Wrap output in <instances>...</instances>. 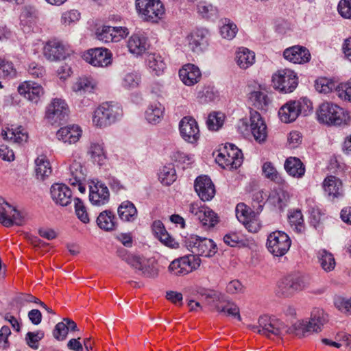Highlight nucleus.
Wrapping results in <instances>:
<instances>
[{"instance_id": "nucleus-27", "label": "nucleus", "mask_w": 351, "mask_h": 351, "mask_svg": "<svg viewBox=\"0 0 351 351\" xmlns=\"http://www.w3.org/2000/svg\"><path fill=\"white\" fill-rule=\"evenodd\" d=\"M18 92L21 96L34 103H37L44 93L40 84L30 81L21 84L18 87Z\"/></svg>"}, {"instance_id": "nucleus-26", "label": "nucleus", "mask_w": 351, "mask_h": 351, "mask_svg": "<svg viewBox=\"0 0 351 351\" xmlns=\"http://www.w3.org/2000/svg\"><path fill=\"white\" fill-rule=\"evenodd\" d=\"M284 58L294 64H304L311 59L309 51L304 47L295 45L286 49L283 53Z\"/></svg>"}, {"instance_id": "nucleus-10", "label": "nucleus", "mask_w": 351, "mask_h": 351, "mask_svg": "<svg viewBox=\"0 0 351 351\" xmlns=\"http://www.w3.org/2000/svg\"><path fill=\"white\" fill-rule=\"evenodd\" d=\"M136 8L141 17L147 21L158 22L165 14L160 0H136Z\"/></svg>"}, {"instance_id": "nucleus-52", "label": "nucleus", "mask_w": 351, "mask_h": 351, "mask_svg": "<svg viewBox=\"0 0 351 351\" xmlns=\"http://www.w3.org/2000/svg\"><path fill=\"white\" fill-rule=\"evenodd\" d=\"M218 97L217 92L213 87H204L198 93L197 98L201 104L213 101Z\"/></svg>"}, {"instance_id": "nucleus-23", "label": "nucleus", "mask_w": 351, "mask_h": 351, "mask_svg": "<svg viewBox=\"0 0 351 351\" xmlns=\"http://www.w3.org/2000/svg\"><path fill=\"white\" fill-rule=\"evenodd\" d=\"M89 199L95 206H100L106 204L110 199V192L108 187L101 182H93V184L90 186Z\"/></svg>"}, {"instance_id": "nucleus-37", "label": "nucleus", "mask_w": 351, "mask_h": 351, "mask_svg": "<svg viewBox=\"0 0 351 351\" xmlns=\"http://www.w3.org/2000/svg\"><path fill=\"white\" fill-rule=\"evenodd\" d=\"M120 219L124 221L132 222L138 215L137 209L134 204L128 200L123 202L117 210Z\"/></svg>"}, {"instance_id": "nucleus-18", "label": "nucleus", "mask_w": 351, "mask_h": 351, "mask_svg": "<svg viewBox=\"0 0 351 351\" xmlns=\"http://www.w3.org/2000/svg\"><path fill=\"white\" fill-rule=\"evenodd\" d=\"M69 112V108L65 100L55 98L48 106L46 117L53 123L60 122L65 119Z\"/></svg>"}, {"instance_id": "nucleus-24", "label": "nucleus", "mask_w": 351, "mask_h": 351, "mask_svg": "<svg viewBox=\"0 0 351 351\" xmlns=\"http://www.w3.org/2000/svg\"><path fill=\"white\" fill-rule=\"evenodd\" d=\"M51 197L53 202L61 206H66L71 203L72 192L64 184H53L50 189Z\"/></svg>"}, {"instance_id": "nucleus-2", "label": "nucleus", "mask_w": 351, "mask_h": 351, "mask_svg": "<svg viewBox=\"0 0 351 351\" xmlns=\"http://www.w3.org/2000/svg\"><path fill=\"white\" fill-rule=\"evenodd\" d=\"M319 123L328 125H340L347 124L350 121L348 113L340 106L330 102H324L316 111Z\"/></svg>"}, {"instance_id": "nucleus-9", "label": "nucleus", "mask_w": 351, "mask_h": 351, "mask_svg": "<svg viewBox=\"0 0 351 351\" xmlns=\"http://www.w3.org/2000/svg\"><path fill=\"white\" fill-rule=\"evenodd\" d=\"M241 149L232 143H227L216 156V162L223 169H236L243 162Z\"/></svg>"}, {"instance_id": "nucleus-61", "label": "nucleus", "mask_w": 351, "mask_h": 351, "mask_svg": "<svg viewBox=\"0 0 351 351\" xmlns=\"http://www.w3.org/2000/svg\"><path fill=\"white\" fill-rule=\"evenodd\" d=\"M334 304L341 313L351 314V298L346 299L341 296H336L334 299Z\"/></svg>"}, {"instance_id": "nucleus-25", "label": "nucleus", "mask_w": 351, "mask_h": 351, "mask_svg": "<svg viewBox=\"0 0 351 351\" xmlns=\"http://www.w3.org/2000/svg\"><path fill=\"white\" fill-rule=\"evenodd\" d=\"M127 47L129 51L136 56H142L149 47L148 38L141 33L132 34L128 39Z\"/></svg>"}, {"instance_id": "nucleus-13", "label": "nucleus", "mask_w": 351, "mask_h": 351, "mask_svg": "<svg viewBox=\"0 0 351 351\" xmlns=\"http://www.w3.org/2000/svg\"><path fill=\"white\" fill-rule=\"evenodd\" d=\"M272 82L275 89L284 93L293 92L298 84L296 73L290 69L278 71L272 76Z\"/></svg>"}, {"instance_id": "nucleus-22", "label": "nucleus", "mask_w": 351, "mask_h": 351, "mask_svg": "<svg viewBox=\"0 0 351 351\" xmlns=\"http://www.w3.org/2000/svg\"><path fill=\"white\" fill-rule=\"evenodd\" d=\"M194 188L198 196L203 201H209L215 195V185L207 176L197 177L195 181Z\"/></svg>"}, {"instance_id": "nucleus-59", "label": "nucleus", "mask_w": 351, "mask_h": 351, "mask_svg": "<svg viewBox=\"0 0 351 351\" xmlns=\"http://www.w3.org/2000/svg\"><path fill=\"white\" fill-rule=\"evenodd\" d=\"M114 29L111 26H103L101 29H98L96 33L98 40L104 43H114Z\"/></svg>"}, {"instance_id": "nucleus-16", "label": "nucleus", "mask_w": 351, "mask_h": 351, "mask_svg": "<svg viewBox=\"0 0 351 351\" xmlns=\"http://www.w3.org/2000/svg\"><path fill=\"white\" fill-rule=\"evenodd\" d=\"M0 223L5 227H10L14 224L21 226L23 223V218L21 213L1 197H0Z\"/></svg>"}, {"instance_id": "nucleus-46", "label": "nucleus", "mask_w": 351, "mask_h": 351, "mask_svg": "<svg viewBox=\"0 0 351 351\" xmlns=\"http://www.w3.org/2000/svg\"><path fill=\"white\" fill-rule=\"evenodd\" d=\"M94 88V84L93 81L87 77H82L77 80V81L73 84L72 90L80 95L90 93Z\"/></svg>"}, {"instance_id": "nucleus-44", "label": "nucleus", "mask_w": 351, "mask_h": 351, "mask_svg": "<svg viewBox=\"0 0 351 351\" xmlns=\"http://www.w3.org/2000/svg\"><path fill=\"white\" fill-rule=\"evenodd\" d=\"M216 310L219 313H222L226 315L231 316L237 319L239 321L241 320L239 308L232 302L228 301L220 302L216 306Z\"/></svg>"}, {"instance_id": "nucleus-21", "label": "nucleus", "mask_w": 351, "mask_h": 351, "mask_svg": "<svg viewBox=\"0 0 351 351\" xmlns=\"http://www.w3.org/2000/svg\"><path fill=\"white\" fill-rule=\"evenodd\" d=\"M250 128L256 141L264 142L267 136V128L261 114L256 111L250 112Z\"/></svg>"}, {"instance_id": "nucleus-42", "label": "nucleus", "mask_w": 351, "mask_h": 351, "mask_svg": "<svg viewBox=\"0 0 351 351\" xmlns=\"http://www.w3.org/2000/svg\"><path fill=\"white\" fill-rule=\"evenodd\" d=\"M164 110V107L159 102L152 103L145 111V118L149 123H158L162 118Z\"/></svg>"}, {"instance_id": "nucleus-35", "label": "nucleus", "mask_w": 351, "mask_h": 351, "mask_svg": "<svg viewBox=\"0 0 351 351\" xmlns=\"http://www.w3.org/2000/svg\"><path fill=\"white\" fill-rule=\"evenodd\" d=\"M235 60L242 69L251 66L255 62V53L245 47H240L236 52Z\"/></svg>"}, {"instance_id": "nucleus-31", "label": "nucleus", "mask_w": 351, "mask_h": 351, "mask_svg": "<svg viewBox=\"0 0 351 351\" xmlns=\"http://www.w3.org/2000/svg\"><path fill=\"white\" fill-rule=\"evenodd\" d=\"M285 169L287 173L296 178H301L305 173V166L301 160L296 157H289L286 159Z\"/></svg>"}, {"instance_id": "nucleus-60", "label": "nucleus", "mask_w": 351, "mask_h": 351, "mask_svg": "<svg viewBox=\"0 0 351 351\" xmlns=\"http://www.w3.org/2000/svg\"><path fill=\"white\" fill-rule=\"evenodd\" d=\"M237 31V25L233 23H230L229 20L228 21V23H224L220 28V33L223 38L228 40L234 38Z\"/></svg>"}, {"instance_id": "nucleus-15", "label": "nucleus", "mask_w": 351, "mask_h": 351, "mask_svg": "<svg viewBox=\"0 0 351 351\" xmlns=\"http://www.w3.org/2000/svg\"><path fill=\"white\" fill-rule=\"evenodd\" d=\"M189 212L206 228H213L219 222L217 215L208 207L193 203L190 204Z\"/></svg>"}, {"instance_id": "nucleus-14", "label": "nucleus", "mask_w": 351, "mask_h": 351, "mask_svg": "<svg viewBox=\"0 0 351 351\" xmlns=\"http://www.w3.org/2000/svg\"><path fill=\"white\" fill-rule=\"evenodd\" d=\"M71 53L69 45L56 38L49 40L43 48L44 56L50 61L64 60Z\"/></svg>"}, {"instance_id": "nucleus-62", "label": "nucleus", "mask_w": 351, "mask_h": 351, "mask_svg": "<svg viewBox=\"0 0 351 351\" xmlns=\"http://www.w3.org/2000/svg\"><path fill=\"white\" fill-rule=\"evenodd\" d=\"M80 18V13L75 10H71L62 14L61 22L65 25H70L77 22Z\"/></svg>"}, {"instance_id": "nucleus-38", "label": "nucleus", "mask_w": 351, "mask_h": 351, "mask_svg": "<svg viewBox=\"0 0 351 351\" xmlns=\"http://www.w3.org/2000/svg\"><path fill=\"white\" fill-rule=\"evenodd\" d=\"M36 176L38 179L44 180L45 178L49 177L52 171L51 167L49 160L45 156H38L36 160Z\"/></svg>"}, {"instance_id": "nucleus-63", "label": "nucleus", "mask_w": 351, "mask_h": 351, "mask_svg": "<svg viewBox=\"0 0 351 351\" xmlns=\"http://www.w3.org/2000/svg\"><path fill=\"white\" fill-rule=\"evenodd\" d=\"M67 335L68 328L66 326L63 320L55 326L53 330V336L58 341H63L66 339Z\"/></svg>"}, {"instance_id": "nucleus-3", "label": "nucleus", "mask_w": 351, "mask_h": 351, "mask_svg": "<svg viewBox=\"0 0 351 351\" xmlns=\"http://www.w3.org/2000/svg\"><path fill=\"white\" fill-rule=\"evenodd\" d=\"M311 283L309 276L294 273L283 277L278 283V293L285 298H290L295 294L308 289Z\"/></svg>"}, {"instance_id": "nucleus-51", "label": "nucleus", "mask_w": 351, "mask_h": 351, "mask_svg": "<svg viewBox=\"0 0 351 351\" xmlns=\"http://www.w3.org/2000/svg\"><path fill=\"white\" fill-rule=\"evenodd\" d=\"M141 76L138 73H130L125 75L123 79L122 85L127 89H134L140 85Z\"/></svg>"}, {"instance_id": "nucleus-47", "label": "nucleus", "mask_w": 351, "mask_h": 351, "mask_svg": "<svg viewBox=\"0 0 351 351\" xmlns=\"http://www.w3.org/2000/svg\"><path fill=\"white\" fill-rule=\"evenodd\" d=\"M225 115L222 112H213L209 114L206 124L210 130L217 131L223 125Z\"/></svg>"}, {"instance_id": "nucleus-40", "label": "nucleus", "mask_w": 351, "mask_h": 351, "mask_svg": "<svg viewBox=\"0 0 351 351\" xmlns=\"http://www.w3.org/2000/svg\"><path fill=\"white\" fill-rule=\"evenodd\" d=\"M146 61L149 69L156 75H160L165 69L163 58L158 53L148 54Z\"/></svg>"}, {"instance_id": "nucleus-34", "label": "nucleus", "mask_w": 351, "mask_h": 351, "mask_svg": "<svg viewBox=\"0 0 351 351\" xmlns=\"http://www.w3.org/2000/svg\"><path fill=\"white\" fill-rule=\"evenodd\" d=\"M1 134L4 138L17 144L26 143L28 139L27 132L21 126L8 128L6 130H3Z\"/></svg>"}, {"instance_id": "nucleus-1", "label": "nucleus", "mask_w": 351, "mask_h": 351, "mask_svg": "<svg viewBox=\"0 0 351 351\" xmlns=\"http://www.w3.org/2000/svg\"><path fill=\"white\" fill-rule=\"evenodd\" d=\"M123 115L121 106L113 101L101 104L93 112L92 122L94 126L104 128L114 123Z\"/></svg>"}, {"instance_id": "nucleus-48", "label": "nucleus", "mask_w": 351, "mask_h": 351, "mask_svg": "<svg viewBox=\"0 0 351 351\" xmlns=\"http://www.w3.org/2000/svg\"><path fill=\"white\" fill-rule=\"evenodd\" d=\"M93 160L99 165H101L106 157L102 145L99 143H91L88 149Z\"/></svg>"}, {"instance_id": "nucleus-53", "label": "nucleus", "mask_w": 351, "mask_h": 351, "mask_svg": "<svg viewBox=\"0 0 351 351\" xmlns=\"http://www.w3.org/2000/svg\"><path fill=\"white\" fill-rule=\"evenodd\" d=\"M250 99L253 103L254 107L258 109H263L268 104L267 96L263 92L256 90L250 94Z\"/></svg>"}, {"instance_id": "nucleus-8", "label": "nucleus", "mask_w": 351, "mask_h": 351, "mask_svg": "<svg viewBox=\"0 0 351 351\" xmlns=\"http://www.w3.org/2000/svg\"><path fill=\"white\" fill-rule=\"evenodd\" d=\"M184 241L186 247L195 256L212 257L217 252L215 243L212 239L206 237L190 234L184 237Z\"/></svg>"}, {"instance_id": "nucleus-32", "label": "nucleus", "mask_w": 351, "mask_h": 351, "mask_svg": "<svg viewBox=\"0 0 351 351\" xmlns=\"http://www.w3.org/2000/svg\"><path fill=\"white\" fill-rule=\"evenodd\" d=\"M321 343L337 349L343 347L346 349L351 350V335L341 332L337 334L335 341L323 338L321 339Z\"/></svg>"}, {"instance_id": "nucleus-7", "label": "nucleus", "mask_w": 351, "mask_h": 351, "mask_svg": "<svg viewBox=\"0 0 351 351\" xmlns=\"http://www.w3.org/2000/svg\"><path fill=\"white\" fill-rule=\"evenodd\" d=\"M118 256L132 267L136 270V273L147 278H155L158 274L156 264L154 260L141 257L129 253L126 250L118 251Z\"/></svg>"}, {"instance_id": "nucleus-20", "label": "nucleus", "mask_w": 351, "mask_h": 351, "mask_svg": "<svg viewBox=\"0 0 351 351\" xmlns=\"http://www.w3.org/2000/svg\"><path fill=\"white\" fill-rule=\"evenodd\" d=\"M182 137L189 143L196 142L199 137V130L195 119L191 117H184L179 124Z\"/></svg>"}, {"instance_id": "nucleus-30", "label": "nucleus", "mask_w": 351, "mask_h": 351, "mask_svg": "<svg viewBox=\"0 0 351 351\" xmlns=\"http://www.w3.org/2000/svg\"><path fill=\"white\" fill-rule=\"evenodd\" d=\"M82 130L78 125H72L61 128L57 132V137L64 143H75L81 136Z\"/></svg>"}, {"instance_id": "nucleus-19", "label": "nucleus", "mask_w": 351, "mask_h": 351, "mask_svg": "<svg viewBox=\"0 0 351 351\" xmlns=\"http://www.w3.org/2000/svg\"><path fill=\"white\" fill-rule=\"evenodd\" d=\"M86 62L94 66H106L111 63L112 54L106 49H91L84 53L83 56Z\"/></svg>"}, {"instance_id": "nucleus-45", "label": "nucleus", "mask_w": 351, "mask_h": 351, "mask_svg": "<svg viewBox=\"0 0 351 351\" xmlns=\"http://www.w3.org/2000/svg\"><path fill=\"white\" fill-rule=\"evenodd\" d=\"M20 21V24L22 26L23 32H29L31 27L36 22L35 12L31 8H25L21 13Z\"/></svg>"}, {"instance_id": "nucleus-43", "label": "nucleus", "mask_w": 351, "mask_h": 351, "mask_svg": "<svg viewBox=\"0 0 351 351\" xmlns=\"http://www.w3.org/2000/svg\"><path fill=\"white\" fill-rule=\"evenodd\" d=\"M317 258L321 267L326 272L332 271L336 265L333 255L326 250H320L317 252Z\"/></svg>"}, {"instance_id": "nucleus-17", "label": "nucleus", "mask_w": 351, "mask_h": 351, "mask_svg": "<svg viewBox=\"0 0 351 351\" xmlns=\"http://www.w3.org/2000/svg\"><path fill=\"white\" fill-rule=\"evenodd\" d=\"M322 186L325 196L331 200L342 198L344 196V189L342 180L335 176H326Z\"/></svg>"}, {"instance_id": "nucleus-28", "label": "nucleus", "mask_w": 351, "mask_h": 351, "mask_svg": "<svg viewBox=\"0 0 351 351\" xmlns=\"http://www.w3.org/2000/svg\"><path fill=\"white\" fill-rule=\"evenodd\" d=\"M179 76L185 85L193 86L200 80L202 73L195 64H186L180 69Z\"/></svg>"}, {"instance_id": "nucleus-55", "label": "nucleus", "mask_w": 351, "mask_h": 351, "mask_svg": "<svg viewBox=\"0 0 351 351\" xmlns=\"http://www.w3.org/2000/svg\"><path fill=\"white\" fill-rule=\"evenodd\" d=\"M75 211L77 218L84 223L89 222V217L86 208L80 198L74 199Z\"/></svg>"}, {"instance_id": "nucleus-56", "label": "nucleus", "mask_w": 351, "mask_h": 351, "mask_svg": "<svg viewBox=\"0 0 351 351\" xmlns=\"http://www.w3.org/2000/svg\"><path fill=\"white\" fill-rule=\"evenodd\" d=\"M159 178L165 185H170L176 179V171L173 168L164 167L159 173Z\"/></svg>"}, {"instance_id": "nucleus-12", "label": "nucleus", "mask_w": 351, "mask_h": 351, "mask_svg": "<svg viewBox=\"0 0 351 351\" xmlns=\"http://www.w3.org/2000/svg\"><path fill=\"white\" fill-rule=\"evenodd\" d=\"M200 263L199 257L195 255H186L171 261L168 271L173 276H184L197 269Z\"/></svg>"}, {"instance_id": "nucleus-49", "label": "nucleus", "mask_w": 351, "mask_h": 351, "mask_svg": "<svg viewBox=\"0 0 351 351\" xmlns=\"http://www.w3.org/2000/svg\"><path fill=\"white\" fill-rule=\"evenodd\" d=\"M265 176L277 184L283 182V179L271 162H266L262 167Z\"/></svg>"}, {"instance_id": "nucleus-33", "label": "nucleus", "mask_w": 351, "mask_h": 351, "mask_svg": "<svg viewBox=\"0 0 351 351\" xmlns=\"http://www.w3.org/2000/svg\"><path fill=\"white\" fill-rule=\"evenodd\" d=\"M97 224L101 229L106 231L114 230L117 226L116 217L110 210L100 213L97 218Z\"/></svg>"}, {"instance_id": "nucleus-64", "label": "nucleus", "mask_w": 351, "mask_h": 351, "mask_svg": "<svg viewBox=\"0 0 351 351\" xmlns=\"http://www.w3.org/2000/svg\"><path fill=\"white\" fill-rule=\"evenodd\" d=\"M337 10L343 18L351 19V0H341Z\"/></svg>"}, {"instance_id": "nucleus-57", "label": "nucleus", "mask_w": 351, "mask_h": 351, "mask_svg": "<svg viewBox=\"0 0 351 351\" xmlns=\"http://www.w3.org/2000/svg\"><path fill=\"white\" fill-rule=\"evenodd\" d=\"M336 93L341 99L351 102V78L347 82L340 84Z\"/></svg>"}, {"instance_id": "nucleus-50", "label": "nucleus", "mask_w": 351, "mask_h": 351, "mask_svg": "<svg viewBox=\"0 0 351 351\" xmlns=\"http://www.w3.org/2000/svg\"><path fill=\"white\" fill-rule=\"evenodd\" d=\"M236 216L238 220L241 222H246L247 219H250L256 213L244 203H239L235 208Z\"/></svg>"}, {"instance_id": "nucleus-5", "label": "nucleus", "mask_w": 351, "mask_h": 351, "mask_svg": "<svg viewBox=\"0 0 351 351\" xmlns=\"http://www.w3.org/2000/svg\"><path fill=\"white\" fill-rule=\"evenodd\" d=\"M313 103L306 97L291 100L284 104L278 111L280 120L286 123L296 120L300 114L307 116L313 111Z\"/></svg>"}, {"instance_id": "nucleus-4", "label": "nucleus", "mask_w": 351, "mask_h": 351, "mask_svg": "<svg viewBox=\"0 0 351 351\" xmlns=\"http://www.w3.org/2000/svg\"><path fill=\"white\" fill-rule=\"evenodd\" d=\"M248 328L270 339L281 337L289 330L279 319L266 315L258 318V325H249Z\"/></svg>"}, {"instance_id": "nucleus-39", "label": "nucleus", "mask_w": 351, "mask_h": 351, "mask_svg": "<svg viewBox=\"0 0 351 351\" xmlns=\"http://www.w3.org/2000/svg\"><path fill=\"white\" fill-rule=\"evenodd\" d=\"M208 32L204 29H197L191 34L189 44L193 51L202 50L208 45Z\"/></svg>"}, {"instance_id": "nucleus-58", "label": "nucleus", "mask_w": 351, "mask_h": 351, "mask_svg": "<svg viewBox=\"0 0 351 351\" xmlns=\"http://www.w3.org/2000/svg\"><path fill=\"white\" fill-rule=\"evenodd\" d=\"M44 337V332L41 330L28 332L25 337L27 345L32 349L38 348L39 341Z\"/></svg>"}, {"instance_id": "nucleus-54", "label": "nucleus", "mask_w": 351, "mask_h": 351, "mask_svg": "<svg viewBox=\"0 0 351 351\" xmlns=\"http://www.w3.org/2000/svg\"><path fill=\"white\" fill-rule=\"evenodd\" d=\"M16 75V69L12 62L0 58V77L12 78Z\"/></svg>"}, {"instance_id": "nucleus-41", "label": "nucleus", "mask_w": 351, "mask_h": 351, "mask_svg": "<svg viewBox=\"0 0 351 351\" xmlns=\"http://www.w3.org/2000/svg\"><path fill=\"white\" fill-rule=\"evenodd\" d=\"M289 224L297 233H302L305 230V225L303 215L300 210H293L289 212L288 215Z\"/></svg>"}, {"instance_id": "nucleus-11", "label": "nucleus", "mask_w": 351, "mask_h": 351, "mask_svg": "<svg viewBox=\"0 0 351 351\" xmlns=\"http://www.w3.org/2000/svg\"><path fill=\"white\" fill-rule=\"evenodd\" d=\"M291 241L287 234L282 231H274L270 233L267 239V247L275 256H284L289 250Z\"/></svg>"}, {"instance_id": "nucleus-36", "label": "nucleus", "mask_w": 351, "mask_h": 351, "mask_svg": "<svg viewBox=\"0 0 351 351\" xmlns=\"http://www.w3.org/2000/svg\"><path fill=\"white\" fill-rule=\"evenodd\" d=\"M152 231L154 235L165 245L174 247L176 245H178L175 239L169 234L160 221H155L153 223Z\"/></svg>"}, {"instance_id": "nucleus-6", "label": "nucleus", "mask_w": 351, "mask_h": 351, "mask_svg": "<svg viewBox=\"0 0 351 351\" xmlns=\"http://www.w3.org/2000/svg\"><path fill=\"white\" fill-rule=\"evenodd\" d=\"M328 320L327 314L324 310L314 308L309 320H302L293 325V332L299 338L308 336L313 332L321 331L322 327Z\"/></svg>"}, {"instance_id": "nucleus-29", "label": "nucleus", "mask_w": 351, "mask_h": 351, "mask_svg": "<svg viewBox=\"0 0 351 351\" xmlns=\"http://www.w3.org/2000/svg\"><path fill=\"white\" fill-rule=\"evenodd\" d=\"M86 169L82 162L73 160L69 165L67 180L69 184L86 182Z\"/></svg>"}]
</instances>
